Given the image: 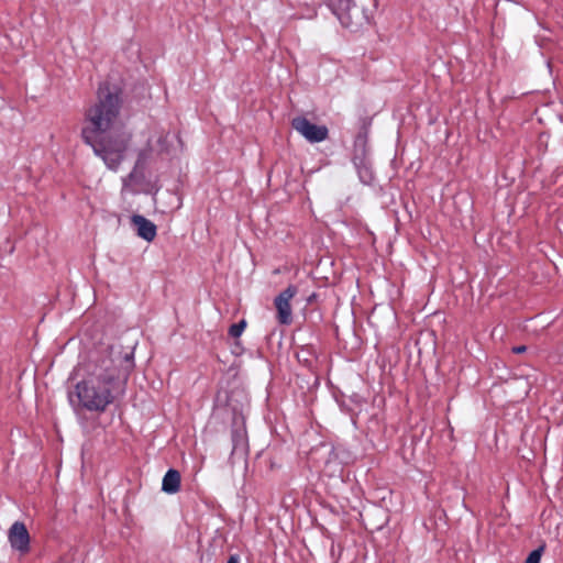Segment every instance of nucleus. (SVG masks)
<instances>
[{
  "label": "nucleus",
  "mask_w": 563,
  "mask_h": 563,
  "mask_svg": "<svg viewBox=\"0 0 563 563\" xmlns=\"http://www.w3.org/2000/svg\"><path fill=\"white\" fill-rule=\"evenodd\" d=\"M181 140L165 131H154L140 150L134 169L129 176H143L170 165L181 150Z\"/></svg>",
  "instance_id": "7ed1b4c3"
},
{
  "label": "nucleus",
  "mask_w": 563,
  "mask_h": 563,
  "mask_svg": "<svg viewBox=\"0 0 563 563\" xmlns=\"http://www.w3.org/2000/svg\"><path fill=\"white\" fill-rule=\"evenodd\" d=\"M131 222L136 229L137 235L147 242H152L157 234L156 225L141 214H133Z\"/></svg>",
  "instance_id": "6e6552de"
},
{
  "label": "nucleus",
  "mask_w": 563,
  "mask_h": 563,
  "mask_svg": "<svg viewBox=\"0 0 563 563\" xmlns=\"http://www.w3.org/2000/svg\"><path fill=\"white\" fill-rule=\"evenodd\" d=\"M231 438L233 443L232 451H236L238 449H242L246 446V434L245 431L241 428L232 429Z\"/></svg>",
  "instance_id": "9d476101"
},
{
  "label": "nucleus",
  "mask_w": 563,
  "mask_h": 563,
  "mask_svg": "<svg viewBox=\"0 0 563 563\" xmlns=\"http://www.w3.org/2000/svg\"><path fill=\"white\" fill-rule=\"evenodd\" d=\"M122 362L124 364L120 368L111 353L98 352L89 355L81 364L86 377L68 394L69 402L76 412L103 413L117 400L123 393L121 376L125 383L133 371V353H125Z\"/></svg>",
  "instance_id": "f257e3e1"
},
{
  "label": "nucleus",
  "mask_w": 563,
  "mask_h": 563,
  "mask_svg": "<svg viewBox=\"0 0 563 563\" xmlns=\"http://www.w3.org/2000/svg\"><path fill=\"white\" fill-rule=\"evenodd\" d=\"M527 351V346L526 345H518V346H514L512 347V352L516 353V354H521L523 352Z\"/></svg>",
  "instance_id": "ddd939ff"
},
{
  "label": "nucleus",
  "mask_w": 563,
  "mask_h": 563,
  "mask_svg": "<svg viewBox=\"0 0 563 563\" xmlns=\"http://www.w3.org/2000/svg\"><path fill=\"white\" fill-rule=\"evenodd\" d=\"M181 476L175 468H169L164 475L162 490L167 494H176L180 489Z\"/></svg>",
  "instance_id": "1a4fd4ad"
},
{
  "label": "nucleus",
  "mask_w": 563,
  "mask_h": 563,
  "mask_svg": "<svg viewBox=\"0 0 563 563\" xmlns=\"http://www.w3.org/2000/svg\"><path fill=\"white\" fill-rule=\"evenodd\" d=\"M317 297H318V295L316 292H312L310 296H308L307 303L308 305L312 303L317 299Z\"/></svg>",
  "instance_id": "2eb2a0df"
},
{
  "label": "nucleus",
  "mask_w": 563,
  "mask_h": 563,
  "mask_svg": "<svg viewBox=\"0 0 563 563\" xmlns=\"http://www.w3.org/2000/svg\"><path fill=\"white\" fill-rule=\"evenodd\" d=\"M227 563H240L239 556L236 554L230 555Z\"/></svg>",
  "instance_id": "4468645a"
},
{
  "label": "nucleus",
  "mask_w": 563,
  "mask_h": 563,
  "mask_svg": "<svg viewBox=\"0 0 563 563\" xmlns=\"http://www.w3.org/2000/svg\"><path fill=\"white\" fill-rule=\"evenodd\" d=\"M298 289L295 285H289L285 290L279 292L274 299L276 308V319L282 325H289L292 322V310L290 300L297 295Z\"/></svg>",
  "instance_id": "423d86ee"
},
{
  "label": "nucleus",
  "mask_w": 563,
  "mask_h": 563,
  "mask_svg": "<svg viewBox=\"0 0 563 563\" xmlns=\"http://www.w3.org/2000/svg\"><path fill=\"white\" fill-rule=\"evenodd\" d=\"M245 327H246L245 320H241L238 323H233L229 328V335L234 339L240 338L241 334L243 333Z\"/></svg>",
  "instance_id": "9b49d317"
},
{
  "label": "nucleus",
  "mask_w": 563,
  "mask_h": 563,
  "mask_svg": "<svg viewBox=\"0 0 563 563\" xmlns=\"http://www.w3.org/2000/svg\"><path fill=\"white\" fill-rule=\"evenodd\" d=\"M121 106L119 92L108 84L101 85L98 101L87 110L86 125L81 131L85 143L93 148L111 170H117L122 162L131 139L120 122Z\"/></svg>",
  "instance_id": "f03ea898"
},
{
  "label": "nucleus",
  "mask_w": 563,
  "mask_h": 563,
  "mask_svg": "<svg viewBox=\"0 0 563 563\" xmlns=\"http://www.w3.org/2000/svg\"><path fill=\"white\" fill-rule=\"evenodd\" d=\"M291 126L310 143L322 142L329 136V130L325 125L314 124L302 115L294 118Z\"/></svg>",
  "instance_id": "39448f33"
},
{
  "label": "nucleus",
  "mask_w": 563,
  "mask_h": 563,
  "mask_svg": "<svg viewBox=\"0 0 563 563\" xmlns=\"http://www.w3.org/2000/svg\"><path fill=\"white\" fill-rule=\"evenodd\" d=\"M543 551H544V545H541L538 549L533 550L528 555L525 563H540Z\"/></svg>",
  "instance_id": "f8f14e48"
},
{
  "label": "nucleus",
  "mask_w": 563,
  "mask_h": 563,
  "mask_svg": "<svg viewBox=\"0 0 563 563\" xmlns=\"http://www.w3.org/2000/svg\"><path fill=\"white\" fill-rule=\"evenodd\" d=\"M11 548L22 555L30 552V533L24 522L15 521L8 531Z\"/></svg>",
  "instance_id": "0eeeda50"
},
{
  "label": "nucleus",
  "mask_w": 563,
  "mask_h": 563,
  "mask_svg": "<svg viewBox=\"0 0 563 563\" xmlns=\"http://www.w3.org/2000/svg\"><path fill=\"white\" fill-rule=\"evenodd\" d=\"M325 2L342 26L353 29L361 23L363 13L353 0H325Z\"/></svg>",
  "instance_id": "20e7f679"
}]
</instances>
